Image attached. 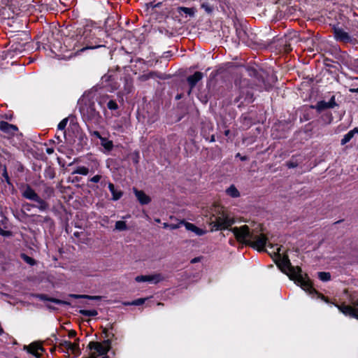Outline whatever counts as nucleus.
<instances>
[{"instance_id":"nucleus-29","label":"nucleus","mask_w":358,"mask_h":358,"mask_svg":"<svg viewBox=\"0 0 358 358\" xmlns=\"http://www.w3.org/2000/svg\"><path fill=\"white\" fill-rule=\"evenodd\" d=\"M201 8L205 10V11L208 13H210L213 11L212 7L207 2H203L201 3Z\"/></svg>"},{"instance_id":"nucleus-47","label":"nucleus","mask_w":358,"mask_h":358,"mask_svg":"<svg viewBox=\"0 0 358 358\" xmlns=\"http://www.w3.org/2000/svg\"><path fill=\"white\" fill-rule=\"evenodd\" d=\"M357 92H358V89L357 90Z\"/></svg>"},{"instance_id":"nucleus-9","label":"nucleus","mask_w":358,"mask_h":358,"mask_svg":"<svg viewBox=\"0 0 358 358\" xmlns=\"http://www.w3.org/2000/svg\"><path fill=\"white\" fill-rule=\"evenodd\" d=\"M164 278L159 273L149 275H138L136 276L135 280L138 282H150L152 283H158L163 280Z\"/></svg>"},{"instance_id":"nucleus-25","label":"nucleus","mask_w":358,"mask_h":358,"mask_svg":"<svg viewBox=\"0 0 358 358\" xmlns=\"http://www.w3.org/2000/svg\"><path fill=\"white\" fill-rule=\"evenodd\" d=\"M111 194H112V196H113L112 199L114 201H117V200L120 199L123 194V193L121 190H117V189H114L113 192H111Z\"/></svg>"},{"instance_id":"nucleus-13","label":"nucleus","mask_w":358,"mask_h":358,"mask_svg":"<svg viewBox=\"0 0 358 358\" xmlns=\"http://www.w3.org/2000/svg\"><path fill=\"white\" fill-rule=\"evenodd\" d=\"M0 129L6 133L14 134L17 130V128L15 125L8 124L6 122H1Z\"/></svg>"},{"instance_id":"nucleus-15","label":"nucleus","mask_w":358,"mask_h":358,"mask_svg":"<svg viewBox=\"0 0 358 358\" xmlns=\"http://www.w3.org/2000/svg\"><path fill=\"white\" fill-rule=\"evenodd\" d=\"M335 105H336V103H335V101H334V97L333 96L331 99V101H329V102H326V101H324L318 102L315 108L318 110H324L326 108H333Z\"/></svg>"},{"instance_id":"nucleus-28","label":"nucleus","mask_w":358,"mask_h":358,"mask_svg":"<svg viewBox=\"0 0 358 358\" xmlns=\"http://www.w3.org/2000/svg\"><path fill=\"white\" fill-rule=\"evenodd\" d=\"M37 298H38L39 299L41 300H50L55 303H57V304H62V303H64L63 301L59 300V299H48L45 295H37L36 296Z\"/></svg>"},{"instance_id":"nucleus-2","label":"nucleus","mask_w":358,"mask_h":358,"mask_svg":"<svg viewBox=\"0 0 358 358\" xmlns=\"http://www.w3.org/2000/svg\"><path fill=\"white\" fill-rule=\"evenodd\" d=\"M236 223V219L227 211L222 210L213 220L210 218L209 225L211 227L210 231L230 230L231 226Z\"/></svg>"},{"instance_id":"nucleus-43","label":"nucleus","mask_w":358,"mask_h":358,"mask_svg":"<svg viewBox=\"0 0 358 358\" xmlns=\"http://www.w3.org/2000/svg\"><path fill=\"white\" fill-rule=\"evenodd\" d=\"M224 134H225L226 136H228L229 134V130L225 131Z\"/></svg>"},{"instance_id":"nucleus-30","label":"nucleus","mask_w":358,"mask_h":358,"mask_svg":"<svg viewBox=\"0 0 358 358\" xmlns=\"http://www.w3.org/2000/svg\"><path fill=\"white\" fill-rule=\"evenodd\" d=\"M180 9L183 13L190 16H193L195 13V11L193 8L182 7Z\"/></svg>"},{"instance_id":"nucleus-46","label":"nucleus","mask_w":358,"mask_h":358,"mask_svg":"<svg viewBox=\"0 0 358 358\" xmlns=\"http://www.w3.org/2000/svg\"><path fill=\"white\" fill-rule=\"evenodd\" d=\"M103 358H110L108 356H103Z\"/></svg>"},{"instance_id":"nucleus-32","label":"nucleus","mask_w":358,"mask_h":358,"mask_svg":"<svg viewBox=\"0 0 358 358\" xmlns=\"http://www.w3.org/2000/svg\"><path fill=\"white\" fill-rule=\"evenodd\" d=\"M107 106L110 110H116L118 108L116 102L113 100L108 101Z\"/></svg>"},{"instance_id":"nucleus-21","label":"nucleus","mask_w":358,"mask_h":358,"mask_svg":"<svg viewBox=\"0 0 358 358\" xmlns=\"http://www.w3.org/2000/svg\"><path fill=\"white\" fill-rule=\"evenodd\" d=\"M70 296L74 299H89L92 300H99L101 299V296H89L79 294H71Z\"/></svg>"},{"instance_id":"nucleus-26","label":"nucleus","mask_w":358,"mask_h":358,"mask_svg":"<svg viewBox=\"0 0 358 358\" xmlns=\"http://www.w3.org/2000/svg\"><path fill=\"white\" fill-rule=\"evenodd\" d=\"M21 257L24 259V261L29 265L33 266L36 264L35 260L34 259L24 254H22Z\"/></svg>"},{"instance_id":"nucleus-22","label":"nucleus","mask_w":358,"mask_h":358,"mask_svg":"<svg viewBox=\"0 0 358 358\" xmlns=\"http://www.w3.org/2000/svg\"><path fill=\"white\" fill-rule=\"evenodd\" d=\"M80 313L84 316L94 317L97 315L98 313L96 310H80Z\"/></svg>"},{"instance_id":"nucleus-10","label":"nucleus","mask_w":358,"mask_h":358,"mask_svg":"<svg viewBox=\"0 0 358 358\" xmlns=\"http://www.w3.org/2000/svg\"><path fill=\"white\" fill-rule=\"evenodd\" d=\"M180 224H182L185 229L188 231L194 232L197 236H203L206 234L207 231L203 229L197 227L192 223L187 222L183 220L180 221Z\"/></svg>"},{"instance_id":"nucleus-48","label":"nucleus","mask_w":358,"mask_h":358,"mask_svg":"<svg viewBox=\"0 0 358 358\" xmlns=\"http://www.w3.org/2000/svg\"><path fill=\"white\" fill-rule=\"evenodd\" d=\"M15 358H18V357H15Z\"/></svg>"},{"instance_id":"nucleus-23","label":"nucleus","mask_w":358,"mask_h":358,"mask_svg":"<svg viewBox=\"0 0 358 358\" xmlns=\"http://www.w3.org/2000/svg\"><path fill=\"white\" fill-rule=\"evenodd\" d=\"M318 277L322 281H328L331 278V275L327 272H320Z\"/></svg>"},{"instance_id":"nucleus-35","label":"nucleus","mask_w":358,"mask_h":358,"mask_svg":"<svg viewBox=\"0 0 358 358\" xmlns=\"http://www.w3.org/2000/svg\"><path fill=\"white\" fill-rule=\"evenodd\" d=\"M180 224H181L180 222L178 224H170L169 226V228L171 229H176L180 227Z\"/></svg>"},{"instance_id":"nucleus-40","label":"nucleus","mask_w":358,"mask_h":358,"mask_svg":"<svg viewBox=\"0 0 358 358\" xmlns=\"http://www.w3.org/2000/svg\"><path fill=\"white\" fill-rule=\"evenodd\" d=\"M75 335H76V331H70L69 333V337H73V336H75Z\"/></svg>"},{"instance_id":"nucleus-4","label":"nucleus","mask_w":358,"mask_h":358,"mask_svg":"<svg viewBox=\"0 0 358 358\" xmlns=\"http://www.w3.org/2000/svg\"><path fill=\"white\" fill-rule=\"evenodd\" d=\"M90 350H95L99 355H105L110 350V342L108 340L103 342H90L88 345Z\"/></svg>"},{"instance_id":"nucleus-20","label":"nucleus","mask_w":358,"mask_h":358,"mask_svg":"<svg viewBox=\"0 0 358 358\" xmlns=\"http://www.w3.org/2000/svg\"><path fill=\"white\" fill-rule=\"evenodd\" d=\"M115 229L119 231L127 230V226L126 222L122 220L117 221L115 224Z\"/></svg>"},{"instance_id":"nucleus-38","label":"nucleus","mask_w":358,"mask_h":358,"mask_svg":"<svg viewBox=\"0 0 358 358\" xmlns=\"http://www.w3.org/2000/svg\"><path fill=\"white\" fill-rule=\"evenodd\" d=\"M108 189H110V192H113V190L115 189L113 184H112L111 182L108 183Z\"/></svg>"},{"instance_id":"nucleus-39","label":"nucleus","mask_w":358,"mask_h":358,"mask_svg":"<svg viewBox=\"0 0 358 358\" xmlns=\"http://www.w3.org/2000/svg\"><path fill=\"white\" fill-rule=\"evenodd\" d=\"M46 152L48 154V155H51L54 152V149L52 148H48L46 149Z\"/></svg>"},{"instance_id":"nucleus-37","label":"nucleus","mask_w":358,"mask_h":358,"mask_svg":"<svg viewBox=\"0 0 358 358\" xmlns=\"http://www.w3.org/2000/svg\"><path fill=\"white\" fill-rule=\"evenodd\" d=\"M108 189H110V192H113V190L115 189L113 184H112L111 182L108 183Z\"/></svg>"},{"instance_id":"nucleus-6","label":"nucleus","mask_w":358,"mask_h":358,"mask_svg":"<svg viewBox=\"0 0 358 358\" xmlns=\"http://www.w3.org/2000/svg\"><path fill=\"white\" fill-rule=\"evenodd\" d=\"M338 308L345 315H349L358 319V300L350 306H338Z\"/></svg>"},{"instance_id":"nucleus-36","label":"nucleus","mask_w":358,"mask_h":358,"mask_svg":"<svg viewBox=\"0 0 358 358\" xmlns=\"http://www.w3.org/2000/svg\"><path fill=\"white\" fill-rule=\"evenodd\" d=\"M0 235H2V236H9L10 235V232L9 231H3L1 227H0Z\"/></svg>"},{"instance_id":"nucleus-7","label":"nucleus","mask_w":358,"mask_h":358,"mask_svg":"<svg viewBox=\"0 0 358 358\" xmlns=\"http://www.w3.org/2000/svg\"><path fill=\"white\" fill-rule=\"evenodd\" d=\"M267 243V238L264 234H260L259 236H254L252 235V240L250 245H251L253 248L258 250H262L266 246Z\"/></svg>"},{"instance_id":"nucleus-11","label":"nucleus","mask_w":358,"mask_h":358,"mask_svg":"<svg viewBox=\"0 0 358 358\" xmlns=\"http://www.w3.org/2000/svg\"><path fill=\"white\" fill-rule=\"evenodd\" d=\"M60 345L64 348L70 351L73 354L77 355L79 354L78 344L76 343H71L69 341H63Z\"/></svg>"},{"instance_id":"nucleus-8","label":"nucleus","mask_w":358,"mask_h":358,"mask_svg":"<svg viewBox=\"0 0 358 358\" xmlns=\"http://www.w3.org/2000/svg\"><path fill=\"white\" fill-rule=\"evenodd\" d=\"M24 350L35 356L36 358H39L41 355V353L44 351L41 343L39 342H34L29 345H24Z\"/></svg>"},{"instance_id":"nucleus-24","label":"nucleus","mask_w":358,"mask_h":358,"mask_svg":"<svg viewBox=\"0 0 358 358\" xmlns=\"http://www.w3.org/2000/svg\"><path fill=\"white\" fill-rule=\"evenodd\" d=\"M74 173L80 174V175H83V176H86L88 174L89 170L85 166H79L77 168V169L75 171Z\"/></svg>"},{"instance_id":"nucleus-17","label":"nucleus","mask_w":358,"mask_h":358,"mask_svg":"<svg viewBox=\"0 0 358 358\" xmlns=\"http://www.w3.org/2000/svg\"><path fill=\"white\" fill-rule=\"evenodd\" d=\"M226 193L227 195L232 198H238L240 196V192L238 189L234 185H230L227 189Z\"/></svg>"},{"instance_id":"nucleus-19","label":"nucleus","mask_w":358,"mask_h":358,"mask_svg":"<svg viewBox=\"0 0 358 358\" xmlns=\"http://www.w3.org/2000/svg\"><path fill=\"white\" fill-rule=\"evenodd\" d=\"M101 145L103 147V148L107 151L110 152L113 148V143L112 141L108 140L106 138H101Z\"/></svg>"},{"instance_id":"nucleus-1","label":"nucleus","mask_w":358,"mask_h":358,"mask_svg":"<svg viewBox=\"0 0 358 358\" xmlns=\"http://www.w3.org/2000/svg\"><path fill=\"white\" fill-rule=\"evenodd\" d=\"M276 250L277 257L275 262L279 268L285 273L290 280H294V282L299 285L304 291L310 294L315 292V290L313 288L311 282L307 277L306 274H303L301 269L299 267H293L291 266L288 257L280 253V247H278Z\"/></svg>"},{"instance_id":"nucleus-42","label":"nucleus","mask_w":358,"mask_h":358,"mask_svg":"<svg viewBox=\"0 0 358 358\" xmlns=\"http://www.w3.org/2000/svg\"><path fill=\"white\" fill-rule=\"evenodd\" d=\"M163 225H164V228H169V226L170 224H168L167 223H164V224H163Z\"/></svg>"},{"instance_id":"nucleus-31","label":"nucleus","mask_w":358,"mask_h":358,"mask_svg":"<svg viewBox=\"0 0 358 358\" xmlns=\"http://www.w3.org/2000/svg\"><path fill=\"white\" fill-rule=\"evenodd\" d=\"M68 120L66 118L62 120L57 125V128L59 130H64L67 124Z\"/></svg>"},{"instance_id":"nucleus-33","label":"nucleus","mask_w":358,"mask_h":358,"mask_svg":"<svg viewBox=\"0 0 358 358\" xmlns=\"http://www.w3.org/2000/svg\"><path fill=\"white\" fill-rule=\"evenodd\" d=\"M100 180H101V176L96 175L90 179V181L93 182H99Z\"/></svg>"},{"instance_id":"nucleus-16","label":"nucleus","mask_w":358,"mask_h":358,"mask_svg":"<svg viewBox=\"0 0 358 358\" xmlns=\"http://www.w3.org/2000/svg\"><path fill=\"white\" fill-rule=\"evenodd\" d=\"M203 78V74L201 72H195L192 76H189L187 78V81L191 86V88L194 87L195 85L197 83Z\"/></svg>"},{"instance_id":"nucleus-44","label":"nucleus","mask_w":358,"mask_h":358,"mask_svg":"<svg viewBox=\"0 0 358 358\" xmlns=\"http://www.w3.org/2000/svg\"><path fill=\"white\" fill-rule=\"evenodd\" d=\"M155 222H160V220L159 219H155Z\"/></svg>"},{"instance_id":"nucleus-41","label":"nucleus","mask_w":358,"mask_h":358,"mask_svg":"<svg viewBox=\"0 0 358 358\" xmlns=\"http://www.w3.org/2000/svg\"><path fill=\"white\" fill-rule=\"evenodd\" d=\"M138 157H139V155H138V153L136 154V159H135V162L136 163H138Z\"/></svg>"},{"instance_id":"nucleus-18","label":"nucleus","mask_w":358,"mask_h":358,"mask_svg":"<svg viewBox=\"0 0 358 358\" xmlns=\"http://www.w3.org/2000/svg\"><path fill=\"white\" fill-rule=\"evenodd\" d=\"M358 134V129L355 128L351 131H350L348 133H347L343 138L341 139V145H345L347 143H348L354 136L355 134Z\"/></svg>"},{"instance_id":"nucleus-5","label":"nucleus","mask_w":358,"mask_h":358,"mask_svg":"<svg viewBox=\"0 0 358 358\" xmlns=\"http://www.w3.org/2000/svg\"><path fill=\"white\" fill-rule=\"evenodd\" d=\"M23 196L30 200H34L38 202V208L43 210L46 209L47 205L42 199H41L35 192L30 187H27L23 192Z\"/></svg>"},{"instance_id":"nucleus-12","label":"nucleus","mask_w":358,"mask_h":358,"mask_svg":"<svg viewBox=\"0 0 358 358\" xmlns=\"http://www.w3.org/2000/svg\"><path fill=\"white\" fill-rule=\"evenodd\" d=\"M133 191L141 204H148L151 201L150 197L148 195H147L144 192L141 190H138L136 188H133Z\"/></svg>"},{"instance_id":"nucleus-45","label":"nucleus","mask_w":358,"mask_h":358,"mask_svg":"<svg viewBox=\"0 0 358 358\" xmlns=\"http://www.w3.org/2000/svg\"><path fill=\"white\" fill-rule=\"evenodd\" d=\"M322 299H324L325 301H327V300H326V299H324V296H322Z\"/></svg>"},{"instance_id":"nucleus-27","label":"nucleus","mask_w":358,"mask_h":358,"mask_svg":"<svg viewBox=\"0 0 358 358\" xmlns=\"http://www.w3.org/2000/svg\"><path fill=\"white\" fill-rule=\"evenodd\" d=\"M146 299H136V300H134L131 302H129V303H125L126 305H131V306H140V305H142L143 303H145Z\"/></svg>"},{"instance_id":"nucleus-14","label":"nucleus","mask_w":358,"mask_h":358,"mask_svg":"<svg viewBox=\"0 0 358 358\" xmlns=\"http://www.w3.org/2000/svg\"><path fill=\"white\" fill-rule=\"evenodd\" d=\"M334 35L335 38L339 41H349L350 40V38L348 36V33H346L341 29H335Z\"/></svg>"},{"instance_id":"nucleus-3","label":"nucleus","mask_w":358,"mask_h":358,"mask_svg":"<svg viewBox=\"0 0 358 358\" xmlns=\"http://www.w3.org/2000/svg\"><path fill=\"white\" fill-rule=\"evenodd\" d=\"M236 241L241 243L249 244L252 238V233L248 225L235 227L230 229Z\"/></svg>"},{"instance_id":"nucleus-34","label":"nucleus","mask_w":358,"mask_h":358,"mask_svg":"<svg viewBox=\"0 0 358 358\" xmlns=\"http://www.w3.org/2000/svg\"><path fill=\"white\" fill-rule=\"evenodd\" d=\"M91 134L93 136H95L96 138H98L99 139L101 140V138H102L103 137L100 135L99 132L97 131H94L91 133Z\"/></svg>"}]
</instances>
